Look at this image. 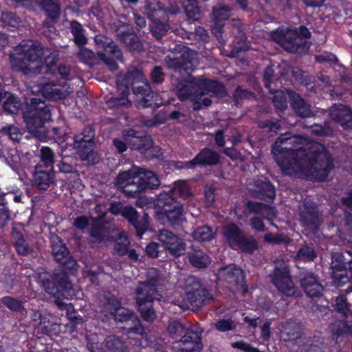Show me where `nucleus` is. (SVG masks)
Masks as SVG:
<instances>
[{"label":"nucleus","mask_w":352,"mask_h":352,"mask_svg":"<svg viewBox=\"0 0 352 352\" xmlns=\"http://www.w3.org/2000/svg\"><path fill=\"white\" fill-rule=\"evenodd\" d=\"M272 153L282 172L289 176L324 181L334 167L323 145L299 136H280Z\"/></svg>","instance_id":"obj_1"},{"label":"nucleus","mask_w":352,"mask_h":352,"mask_svg":"<svg viewBox=\"0 0 352 352\" xmlns=\"http://www.w3.org/2000/svg\"><path fill=\"white\" fill-rule=\"evenodd\" d=\"M10 63L13 68L28 76L41 74H55L57 71L63 78H67L70 69L60 65L56 66V54L39 44L31 41L21 43L10 55Z\"/></svg>","instance_id":"obj_2"},{"label":"nucleus","mask_w":352,"mask_h":352,"mask_svg":"<svg viewBox=\"0 0 352 352\" xmlns=\"http://www.w3.org/2000/svg\"><path fill=\"white\" fill-rule=\"evenodd\" d=\"M177 94L180 100L192 101L195 103L194 108L198 109L201 104L208 107L211 104V100L208 98H203L201 102L202 96L209 95L223 97L225 96V89L223 85L216 81L207 80L202 77L190 78L188 80L178 84Z\"/></svg>","instance_id":"obj_3"},{"label":"nucleus","mask_w":352,"mask_h":352,"mask_svg":"<svg viewBox=\"0 0 352 352\" xmlns=\"http://www.w3.org/2000/svg\"><path fill=\"white\" fill-rule=\"evenodd\" d=\"M147 280L140 283L135 290V300L142 317L147 322H153L156 314L152 308L154 299L158 296V287L160 279L156 270L151 269Z\"/></svg>","instance_id":"obj_4"},{"label":"nucleus","mask_w":352,"mask_h":352,"mask_svg":"<svg viewBox=\"0 0 352 352\" xmlns=\"http://www.w3.org/2000/svg\"><path fill=\"white\" fill-rule=\"evenodd\" d=\"M50 118L49 107L38 98H32L30 104L23 113V118L29 131L41 140L47 137V133L44 124Z\"/></svg>","instance_id":"obj_5"},{"label":"nucleus","mask_w":352,"mask_h":352,"mask_svg":"<svg viewBox=\"0 0 352 352\" xmlns=\"http://www.w3.org/2000/svg\"><path fill=\"white\" fill-rule=\"evenodd\" d=\"M106 302L104 304V311L109 314L116 322H126L124 327L129 333L143 335L145 332L141 325L140 320L130 310L121 307L120 302L113 295L108 294L105 296Z\"/></svg>","instance_id":"obj_6"},{"label":"nucleus","mask_w":352,"mask_h":352,"mask_svg":"<svg viewBox=\"0 0 352 352\" xmlns=\"http://www.w3.org/2000/svg\"><path fill=\"white\" fill-rule=\"evenodd\" d=\"M179 287L184 290L185 296L177 299L175 304L182 309L201 307L204 301L206 290L193 276H188L179 281Z\"/></svg>","instance_id":"obj_7"},{"label":"nucleus","mask_w":352,"mask_h":352,"mask_svg":"<svg viewBox=\"0 0 352 352\" xmlns=\"http://www.w3.org/2000/svg\"><path fill=\"white\" fill-rule=\"evenodd\" d=\"M126 84L131 83L137 100L143 107L151 106L152 102L158 104L156 96L150 89L142 72L136 68L129 69L126 77Z\"/></svg>","instance_id":"obj_8"},{"label":"nucleus","mask_w":352,"mask_h":352,"mask_svg":"<svg viewBox=\"0 0 352 352\" xmlns=\"http://www.w3.org/2000/svg\"><path fill=\"white\" fill-rule=\"evenodd\" d=\"M310 36L309 30L300 26L299 30L278 28L271 33L272 38L289 52H296L303 44V39Z\"/></svg>","instance_id":"obj_9"},{"label":"nucleus","mask_w":352,"mask_h":352,"mask_svg":"<svg viewBox=\"0 0 352 352\" xmlns=\"http://www.w3.org/2000/svg\"><path fill=\"white\" fill-rule=\"evenodd\" d=\"M272 283L281 294L292 296L296 293V288L291 279L288 265L283 261H276L271 275Z\"/></svg>","instance_id":"obj_10"},{"label":"nucleus","mask_w":352,"mask_h":352,"mask_svg":"<svg viewBox=\"0 0 352 352\" xmlns=\"http://www.w3.org/2000/svg\"><path fill=\"white\" fill-rule=\"evenodd\" d=\"M180 53L179 56H177L173 58L167 56L165 59L166 63L168 68L175 72L181 74L183 72L188 74L194 68L195 54L185 47L181 48Z\"/></svg>","instance_id":"obj_11"},{"label":"nucleus","mask_w":352,"mask_h":352,"mask_svg":"<svg viewBox=\"0 0 352 352\" xmlns=\"http://www.w3.org/2000/svg\"><path fill=\"white\" fill-rule=\"evenodd\" d=\"M138 183V167L135 166L120 173L116 179L115 184L127 195L135 197L140 193Z\"/></svg>","instance_id":"obj_12"},{"label":"nucleus","mask_w":352,"mask_h":352,"mask_svg":"<svg viewBox=\"0 0 352 352\" xmlns=\"http://www.w3.org/2000/svg\"><path fill=\"white\" fill-rule=\"evenodd\" d=\"M219 276L224 278L229 284L236 286V289L243 294L247 292V285L245 284L244 274L241 269L235 265H229L219 272Z\"/></svg>","instance_id":"obj_13"},{"label":"nucleus","mask_w":352,"mask_h":352,"mask_svg":"<svg viewBox=\"0 0 352 352\" xmlns=\"http://www.w3.org/2000/svg\"><path fill=\"white\" fill-rule=\"evenodd\" d=\"M174 347L182 352H200L203 347L200 333L192 330L187 331Z\"/></svg>","instance_id":"obj_14"},{"label":"nucleus","mask_w":352,"mask_h":352,"mask_svg":"<svg viewBox=\"0 0 352 352\" xmlns=\"http://www.w3.org/2000/svg\"><path fill=\"white\" fill-rule=\"evenodd\" d=\"M32 91L34 93L41 94L45 98L51 100H59L64 98L73 91L72 89L65 85H55L45 83L43 85H35L33 87Z\"/></svg>","instance_id":"obj_15"},{"label":"nucleus","mask_w":352,"mask_h":352,"mask_svg":"<svg viewBox=\"0 0 352 352\" xmlns=\"http://www.w3.org/2000/svg\"><path fill=\"white\" fill-rule=\"evenodd\" d=\"M102 51L98 52V57L102 60L111 70L117 69V60H121L122 54L116 44L113 42H104L102 43Z\"/></svg>","instance_id":"obj_16"},{"label":"nucleus","mask_w":352,"mask_h":352,"mask_svg":"<svg viewBox=\"0 0 352 352\" xmlns=\"http://www.w3.org/2000/svg\"><path fill=\"white\" fill-rule=\"evenodd\" d=\"M52 252L55 259L59 263L73 268L76 261L70 256L65 245L58 236H52Z\"/></svg>","instance_id":"obj_17"},{"label":"nucleus","mask_w":352,"mask_h":352,"mask_svg":"<svg viewBox=\"0 0 352 352\" xmlns=\"http://www.w3.org/2000/svg\"><path fill=\"white\" fill-rule=\"evenodd\" d=\"M124 138L131 148L137 149L142 153L146 154V152L153 148V142L150 137H140L133 130L125 131Z\"/></svg>","instance_id":"obj_18"},{"label":"nucleus","mask_w":352,"mask_h":352,"mask_svg":"<svg viewBox=\"0 0 352 352\" xmlns=\"http://www.w3.org/2000/svg\"><path fill=\"white\" fill-rule=\"evenodd\" d=\"M124 138L131 148L137 149L142 153L146 154V152L153 148V142L150 137H140L133 130L125 131Z\"/></svg>","instance_id":"obj_19"},{"label":"nucleus","mask_w":352,"mask_h":352,"mask_svg":"<svg viewBox=\"0 0 352 352\" xmlns=\"http://www.w3.org/2000/svg\"><path fill=\"white\" fill-rule=\"evenodd\" d=\"M219 160V156L217 152L209 148H204L193 160L186 162L185 166L179 167L191 168L197 165H214L218 163Z\"/></svg>","instance_id":"obj_20"},{"label":"nucleus","mask_w":352,"mask_h":352,"mask_svg":"<svg viewBox=\"0 0 352 352\" xmlns=\"http://www.w3.org/2000/svg\"><path fill=\"white\" fill-rule=\"evenodd\" d=\"M300 219L302 226L310 230H315L318 227L319 219L316 208L310 204H305L300 207Z\"/></svg>","instance_id":"obj_21"},{"label":"nucleus","mask_w":352,"mask_h":352,"mask_svg":"<svg viewBox=\"0 0 352 352\" xmlns=\"http://www.w3.org/2000/svg\"><path fill=\"white\" fill-rule=\"evenodd\" d=\"M332 276L336 282L344 283L348 280L346 272V263L344 261V256L339 253H335L332 256L331 261Z\"/></svg>","instance_id":"obj_22"},{"label":"nucleus","mask_w":352,"mask_h":352,"mask_svg":"<svg viewBox=\"0 0 352 352\" xmlns=\"http://www.w3.org/2000/svg\"><path fill=\"white\" fill-rule=\"evenodd\" d=\"M84 133H87V135H83L80 139L76 138L74 142L75 147L79 149V155L82 160L89 159L94 146L92 140L94 138L93 131L91 129H87L84 131Z\"/></svg>","instance_id":"obj_23"},{"label":"nucleus","mask_w":352,"mask_h":352,"mask_svg":"<svg viewBox=\"0 0 352 352\" xmlns=\"http://www.w3.org/2000/svg\"><path fill=\"white\" fill-rule=\"evenodd\" d=\"M230 10L228 7L220 6L213 9L212 17L214 25L212 27V34L219 39L221 38V30L223 26V21L230 16Z\"/></svg>","instance_id":"obj_24"},{"label":"nucleus","mask_w":352,"mask_h":352,"mask_svg":"<svg viewBox=\"0 0 352 352\" xmlns=\"http://www.w3.org/2000/svg\"><path fill=\"white\" fill-rule=\"evenodd\" d=\"M138 188L140 192L146 189H153L158 187L160 181L153 172L138 167Z\"/></svg>","instance_id":"obj_25"},{"label":"nucleus","mask_w":352,"mask_h":352,"mask_svg":"<svg viewBox=\"0 0 352 352\" xmlns=\"http://www.w3.org/2000/svg\"><path fill=\"white\" fill-rule=\"evenodd\" d=\"M223 234L226 243L235 250H237V247L241 245L245 235L241 230L233 223L224 227Z\"/></svg>","instance_id":"obj_26"},{"label":"nucleus","mask_w":352,"mask_h":352,"mask_svg":"<svg viewBox=\"0 0 352 352\" xmlns=\"http://www.w3.org/2000/svg\"><path fill=\"white\" fill-rule=\"evenodd\" d=\"M330 116L344 128L352 126V111L345 106L338 105L332 107L330 111Z\"/></svg>","instance_id":"obj_27"},{"label":"nucleus","mask_w":352,"mask_h":352,"mask_svg":"<svg viewBox=\"0 0 352 352\" xmlns=\"http://www.w3.org/2000/svg\"><path fill=\"white\" fill-rule=\"evenodd\" d=\"M32 320L35 322L39 321L38 323H35L34 325L43 333H51L56 331L58 327L57 324L54 321L52 316L50 314L42 316L39 312L36 311L33 314Z\"/></svg>","instance_id":"obj_28"},{"label":"nucleus","mask_w":352,"mask_h":352,"mask_svg":"<svg viewBox=\"0 0 352 352\" xmlns=\"http://www.w3.org/2000/svg\"><path fill=\"white\" fill-rule=\"evenodd\" d=\"M300 282L304 291L310 297L318 296L322 292V285L312 274H306Z\"/></svg>","instance_id":"obj_29"},{"label":"nucleus","mask_w":352,"mask_h":352,"mask_svg":"<svg viewBox=\"0 0 352 352\" xmlns=\"http://www.w3.org/2000/svg\"><path fill=\"white\" fill-rule=\"evenodd\" d=\"M289 98L292 100V107L294 111L300 117H311L313 111L310 106L300 96L292 91L288 92Z\"/></svg>","instance_id":"obj_30"},{"label":"nucleus","mask_w":352,"mask_h":352,"mask_svg":"<svg viewBox=\"0 0 352 352\" xmlns=\"http://www.w3.org/2000/svg\"><path fill=\"white\" fill-rule=\"evenodd\" d=\"M23 228L21 225H15L12 228V238L16 251L20 254H28L30 252V247L23 238Z\"/></svg>","instance_id":"obj_31"},{"label":"nucleus","mask_w":352,"mask_h":352,"mask_svg":"<svg viewBox=\"0 0 352 352\" xmlns=\"http://www.w3.org/2000/svg\"><path fill=\"white\" fill-rule=\"evenodd\" d=\"M161 212L171 224H179L182 221L183 208L180 203L174 204L173 206L166 208V209L161 211Z\"/></svg>","instance_id":"obj_32"},{"label":"nucleus","mask_w":352,"mask_h":352,"mask_svg":"<svg viewBox=\"0 0 352 352\" xmlns=\"http://www.w3.org/2000/svg\"><path fill=\"white\" fill-rule=\"evenodd\" d=\"M188 260L190 264L197 268H204L210 262L209 256L200 250H194L189 252Z\"/></svg>","instance_id":"obj_33"},{"label":"nucleus","mask_w":352,"mask_h":352,"mask_svg":"<svg viewBox=\"0 0 352 352\" xmlns=\"http://www.w3.org/2000/svg\"><path fill=\"white\" fill-rule=\"evenodd\" d=\"M54 182V175L52 170H36L35 184L41 190H46Z\"/></svg>","instance_id":"obj_34"},{"label":"nucleus","mask_w":352,"mask_h":352,"mask_svg":"<svg viewBox=\"0 0 352 352\" xmlns=\"http://www.w3.org/2000/svg\"><path fill=\"white\" fill-rule=\"evenodd\" d=\"M36 3L44 10L48 16L57 19L60 15V7L53 0H36Z\"/></svg>","instance_id":"obj_35"},{"label":"nucleus","mask_w":352,"mask_h":352,"mask_svg":"<svg viewBox=\"0 0 352 352\" xmlns=\"http://www.w3.org/2000/svg\"><path fill=\"white\" fill-rule=\"evenodd\" d=\"M52 279V275L47 272H43L38 274V281L41 283L45 292L56 296L58 289L56 284Z\"/></svg>","instance_id":"obj_36"},{"label":"nucleus","mask_w":352,"mask_h":352,"mask_svg":"<svg viewBox=\"0 0 352 352\" xmlns=\"http://www.w3.org/2000/svg\"><path fill=\"white\" fill-rule=\"evenodd\" d=\"M118 89L121 92V97H111L108 100L109 106L111 107H116L120 106H124L129 102L128 94L129 87L127 85L118 84Z\"/></svg>","instance_id":"obj_37"},{"label":"nucleus","mask_w":352,"mask_h":352,"mask_svg":"<svg viewBox=\"0 0 352 352\" xmlns=\"http://www.w3.org/2000/svg\"><path fill=\"white\" fill-rule=\"evenodd\" d=\"M173 192L170 188L168 190H164L160 192L157 196V206L161 208V211H163L166 208H170L174 204H178L173 197Z\"/></svg>","instance_id":"obj_38"},{"label":"nucleus","mask_w":352,"mask_h":352,"mask_svg":"<svg viewBox=\"0 0 352 352\" xmlns=\"http://www.w3.org/2000/svg\"><path fill=\"white\" fill-rule=\"evenodd\" d=\"M250 207L256 213L261 214L268 220H272L276 216V211L274 208L267 206L263 204L250 203Z\"/></svg>","instance_id":"obj_39"},{"label":"nucleus","mask_w":352,"mask_h":352,"mask_svg":"<svg viewBox=\"0 0 352 352\" xmlns=\"http://www.w3.org/2000/svg\"><path fill=\"white\" fill-rule=\"evenodd\" d=\"M4 97L6 98L3 104L4 111L10 113L18 112L20 107L18 99L8 92L4 94Z\"/></svg>","instance_id":"obj_40"},{"label":"nucleus","mask_w":352,"mask_h":352,"mask_svg":"<svg viewBox=\"0 0 352 352\" xmlns=\"http://www.w3.org/2000/svg\"><path fill=\"white\" fill-rule=\"evenodd\" d=\"M192 237L195 240L199 241H210L214 238V232L208 226H202L197 228L192 233Z\"/></svg>","instance_id":"obj_41"},{"label":"nucleus","mask_w":352,"mask_h":352,"mask_svg":"<svg viewBox=\"0 0 352 352\" xmlns=\"http://www.w3.org/2000/svg\"><path fill=\"white\" fill-rule=\"evenodd\" d=\"M280 330L282 336L286 335L288 337L287 338H284L286 340L296 338L299 333L300 327L298 324L294 322H287L280 325Z\"/></svg>","instance_id":"obj_42"},{"label":"nucleus","mask_w":352,"mask_h":352,"mask_svg":"<svg viewBox=\"0 0 352 352\" xmlns=\"http://www.w3.org/2000/svg\"><path fill=\"white\" fill-rule=\"evenodd\" d=\"M71 30L76 44L82 45L86 43L87 38L85 36L82 25L76 21L72 22Z\"/></svg>","instance_id":"obj_43"},{"label":"nucleus","mask_w":352,"mask_h":352,"mask_svg":"<svg viewBox=\"0 0 352 352\" xmlns=\"http://www.w3.org/2000/svg\"><path fill=\"white\" fill-rule=\"evenodd\" d=\"M153 16V14L149 15V16L152 19V24L151 25V31L157 38H160L167 32L168 26L162 23L158 19H153L152 18Z\"/></svg>","instance_id":"obj_44"},{"label":"nucleus","mask_w":352,"mask_h":352,"mask_svg":"<svg viewBox=\"0 0 352 352\" xmlns=\"http://www.w3.org/2000/svg\"><path fill=\"white\" fill-rule=\"evenodd\" d=\"M173 193H177L181 197L187 199L192 196V193L185 181H178L175 183L173 188H170Z\"/></svg>","instance_id":"obj_45"},{"label":"nucleus","mask_w":352,"mask_h":352,"mask_svg":"<svg viewBox=\"0 0 352 352\" xmlns=\"http://www.w3.org/2000/svg\"><path fill=\"white\" fill-rule=\"evenodd\" d=\"M186 245L181 239H177V242H173L164 248L173 256H179L184 254Z\"/></svg>","instance_id":"obj_46"},{"label":"nucleus","mask_w":352,"mask_h":352,"mask_svg":"<svg viewBox=\"0 0 352 352\" xmlns=\"http://www.w3.org/2000/svg\"><path fill=\"white\" fill-rule=\"evenodd\" d=\"M54 153L49 147H43L41 149V160L50 170H52L54 166Z\"/></svg>","instance_id":"obj_47"},{"label":"nucleus","mask_w":352,"mask_h":352,"mask_svg":"<svg viewBox=\"0 0 352 352\" xmlns=\"http://www.w3.org/2000/svg\"><path fill=\"white\" fill-rule=\"evenodd\" d=\"M291 91H287L290 92ZM289 98L288 94H285L283 91L277 90L274 93V96L273 98V102L274 104L275 107L278 110H284L287 108V98Z\"/></svg>","instance_id":"obj_48"},{"label":"nucleus","mask_w":352,"mask_h":352,"mask_svg":"<svg viewBox=\"0 0 352 352\" xmlns=\"http://www.w3.org/2000/svg\"><path fill=\"white\" fill-rule=\"evenodd\" d=\"M168 331L173 338L177 340L180 336H183L186 331L185 327L179 322L177 321L171 322L168 327Z\"/></svg>","instance_id":"obj_49"},{"label":"nucleus","mask_w":352,"mask_h":352,"mask_svg":"<svg viewBox=\"0 0 352 352\" xmlns=\"http://www.w3.org/2000/svg\"><path fill=\"white\" fill-rule=\"evenodd\" d=\"M185 11L189 18L197 20L199 17V10L195 0H186L184 5Z\"/></svg>","instance_id":"obj_50"},{"label":"nucleus","mask_w":352,"mask_h":352,"mask_svg":"<svg viewBox=\"0 0 352 352\" xmlns=\"http://www.w3.org/2000/svg\"><path fill=\"white\" fill-rule=\"evenodd\" d=\"M78 56L80 60L88 65H94L97 61V58L94 53L87 48H81L78 54Z\"/></svg>","instance_id":"obj_51"},{"label":"nucleus","mask_w":352,"mask_h":352,"mask_svg":"<svg viewBox=\"0 0 352 352\" xmlns=\"http://www.w3.org/2000/svg\"><path fill=\"white\" fill-rule=\"evenodd\" d=\"M258 248L256 241L252 237H248L245 235L242 240L241 245L237 247L243 252L251 253Z\"/></svg>","instance_id":"obj_52"},{"label":"nucleus","mask_w":352,"mask_h":352,"mask_svg":"<svg viewBox=\"0 0 352 352\" xmlns=\"http://www.w3.org/2000/svg\"><path fill=\"white\" fill-rule=\"evenodd\" d=\"M129 241L125 234H120L116 242L115 250L119 255H124L127 252Z\"/></svg>","instance_id":"obj_53"},{"label":"nucleus","mask_w":352,"mask_h":352,"mask_svg":"<svg viewBox=\"0 0 352 352\" xmlns=\"http://www.w3.org/2000/svg\"><path fill=\"white\" fill-rule=\"evenodd\" d=\"M158 239L163 246L166 248L169 243H172L175 241L177 242V239H178L179 237L168 230H163L160 232Z\"/></svg>","instance_id":"obj_54"},{"label":"nucleus","mask_w":352,"mask_h":352,"mask_svg":"<svg viewBox=\"0 0 352 352\" xmlns=\"http://www.w3.org/2000/svg\"><path fill=\"white\" fill-rule=\"evenodd\" d=\"M109 230L104 228H93L91 231V236L94 239V243H100L107 240Z\"/></svg>","instance_id":"obj_55"},{"label":"nucleus","mask_w":352,"mask_h":352,"mask_svg":"<svg viewBox=\"0 0 352 352\" xmlns=\"http://www.w3.org/2000/svg\"><path fill=\"white\" fill-rule=\"evenodd\" d=\"M2 302L5 306L13 311H21L23 309V306L21 302L12 297L6 296L3 298Z\"/></svg>","instance_id":"obj_56"},{"label":"nucleus","mask_w":352,"mask_h":352,"mask_svg":"<svg viewBox=\"0 0 352 352\" xmlns=\"http://www.w3.org/2000/svg\"><path fill=\"white\" fill-rule=\"evenodd\" d=\"M122 216L127 219L134 226L138 227V214L136 210L131 206H126L122 210Z\"/></svg>","instance_id":"obj_57"},{"label":"nucleus","mask_w":352,"mask_h":352,"mask_svg":"<svg viewBox=\"0 0 352 352\" xmlns=\"http://www.w3.org/2000/svg\"><path fill=\"white\" fill-rule=\"evenodd\" d=\"M1 21L5 26L7 27H16L19 24V19L14 14L9 12H4L1 16Z\"/></svg>","instance_id":"obj_58"},{"label":"nucleus","mask_w":352,"mask_h":352,"mask_svg":"<svg viewBox=\"0 0 352 352\" xmlns=\"http://www.w3.org/2000/svg\"><path fill=\"white\" fill-rule=\"evenodd\" d=\"M335 307L338 312L341 313L345 316H346L349 313V309L348 307L346 299L343 296H340L336 298Z\"/></svg>","instance_id":"obj_59"},{"label":"nucleus","mask_w":352,"mask_h":352,"mask_svg":"<svg viewBox=\"0 0 352 352\" xmlns=\"http://www.w3.org/2000/svg\"><path fill=\"white\" fill-rule=\"evenodd\" d=\"M316 256L314 250L309 247L301 248L297 254V258L303 261H312Z\"/></svg>","instance_id":"obj_60"},{"label":"nucleus","mask_w":352,"mask_h":352,"mask_svg":"<svg viewBox=\"0 0 352 352\" xmlns=\"http://www.w3.org/2000/svg\"><path fill=\"white\" fill-rule=\"evenodd\" d=\"M1 132L13 141H19L21 138V133L19 129L13 126L3 128Z\"/></svg>","instance_id":"obj_61"},{"label":"nucleus","mask_w":352,"mask_h":352,"mask_svg":"<svg viewBox=\"0 0 352 352\" xmlns=\"http://www.w3.org/2000/svg\"><path fill=\"white\" fill-rule=\"evenodd\" d=\"M264 239L265 241L271 243H287L289 241L288 238L283 234H274L267 233L265 234Z\"/></svg>","instance_id":"obj_62"},{"label":"nucleus","mask_w":352,"mask_h":352,"mask_svg":"<svg viewBox=\"0 0 352 352\" xmlns=\"http://www.w3.org/2000/svg\"><path fill=\"white\" fill-rule=\"evenodd\" d=\"M215 328L219 331H227L235 328V325L232 320L222 319L215 323Z\"/></svg>","instance_id":"obj_63"},{"label":"nucleus","mask_w":352,"mask_h":352,"mask_svg":"<svg viewBox=\"0 0 352 352\" xmlns=\"http://www.w3.org/2000/svg\"><path fill=\"white\" fill-rule=\"evenodd\" d=\"M105 346L109 350L119 349L122 346V342L114 336H110L105 340Z\"/></svg>","instance_id":"obj_64"}]
</instances>
